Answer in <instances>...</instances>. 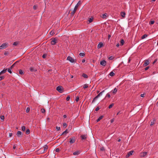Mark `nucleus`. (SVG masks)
I'll return each mask as SVG.
<instances>
[{
	"label": "nucleus",
	"instance_id": "55",
	"mask_svg": "<svg viewBox=\"0 0 158 158\" xmlns=\"http://www.w3.org/2000/svg\"><path fill=\"white\" fill-rule=\"evenodd\" d=\"M100 109V108L98 106L96 107V108L95 109V111H98Z\"/></svg>",
	"mask_w": 158,
	"mask_h": 158
},
{
	"label": "nucleus",
	"instance_id": "3",
	"mask_svg": "<svg viewBox=\"0 0 158 158\" xmlns=\"http://www.w3.org/2000/svg\"><path fill=\"white\" fill-rule=\"evenodd\" d=\"M51 44L52 45H54L57 43V38H52L51 39Z\"/></svg>",
	"mask_w": 158,
	"mask_h": 158
},
{
	"label": "nucleus",
	"instance_id": "47",
	"mask_svg": "<svg viewBox=\"0 0 158 158\" xmlns=\"http://www.w3.org/2000/svg\"><path fill=\"white\" fill-rule=\"evenodd\" d=\"M30 110V109L29 107H27V108L26 109V112L27 113H28L29 112Z\"/></svg>",
	"mask_w": 158,
	"mask_h": 158
},
{
	"label": "nucleus",
	"instance_id": "28",
	"mask_svg": "<svg viewBox=\"0 0 158 158\" xmlns=\"http://www.w3.org/2000/svg\"><path fill=\"white\" fill-rule=\"evenodd\" d=\"M109 75L113 77L115 75V73L113 72L112 71L110 73Z\"/></svg>",
	"mask_w": 158,
	"mask_h": 158
},
{
	"label": "nucleus",
	"instance_id": "27",
	"mask_svg": "<svg viewBox=\"0 0 158 158\" xmlns=\"http://www.w3.org/2000/svg\"><path fill=\"white\" fill-rule=\"evenodd\" d=\"M148 36V35L146 34H144L141 37V39H143Z\"/></svg>",
	"mask_w": 158,
	"mask_h": 158
},
{
	"label": "nucleus",
	"instance_id": "16",
	"mask_svg": "<svg viewBox=\"0 0 158 158\" xmlns=\"http://www.w3.org/2000/svg\"><path fill=\"white\" fill-rule=\"evenodd\" d=\"M69 133V131H68V129H66L65 131H64L62 133L61 135H64L65 134H66L67 133Z\"/></svg>",
	"mask_w": 158,
	"mask_h": 158
},
{
	"label": "nucleus",
	"instance_id": "40",
	"mask_svg": "<svg viewBox=\"0 0 158 158\" xmlns=\"http://www.w3.org/2000/svg\"><path fill=\"white\" fill-rule=\"evenodd\" d=\"M88 87V84H85L84 85V86H83V88L85 89V88H87Z\"/></svg>",
	"mask_w": 158,
	"mask_h": 158
},
{
	"label": "nucleus",
	"instance_id": "19",
	"mask_svg": "<svg viewBox=\"0 0 158 158\" xmlns=\"http://www.w3.org/2000/svg\"><path fill=\"white\" fill-rule=\"evenodd\" d=\"M82 77H83L84 78H88V75L85 73H83L82 75Z\"/></svg>",
	"mask_w": 158,
	"mask_h": 158
},
{
	"label": "nucleus",
	"instance_id": "59",
	"mask_svg": "<svg viewBox=\"0 0 158 158\" xmlns=\"http://www.w3.org/2000/svg\"><path fill=\"white\" fill-rule=\"evenodd\" d=\"M149 68V66H148L147 67H146V68H145V70H148Z\"/></svg>",
	"mask_w": 158,
	"mask_h": 158
},
{
	"label": "nucleus",
	"instance_id": "29",
	"mask_svg": "<svg viewBox=\"0 0 158 158\" xmlns=\"http://www.w3.org/2000/svg\"><path fill=\"white\" fill-rule=\"evenodd\" d=\"M93 18H91L89 19L88 21L89 23L92 22L93 21Z\"/></svg>",
	"mask_w": 158,
	"mask_h": 158
},
{
	"label": "nucleus",
	"instance_id": "20",
	"mask_svg": "<svg viewBox=\"0 0 158 158\" xmlns=\"http://www.w3.org/2000/svg\"><path fill=\"white\" fill-rule=\"evenodd\" d=\"M120 14H121V16L123 17H125L126 14L124 12H121L120 13Z\"/></svg>",
	"mask_w": 158,
	"mask_h": 158
},
{
	"label": "nucleus",
	"instance_id": "14",
	"mask_svg": "<svg viewBox=\"0 0 158 158\" xmlns=\"http://www.w3.org/2000/svg\"><path fill=\"white\" fill-rule=\"evenodd\" d=\"M30 70L31 72H35L37 70L35 68L31 67L30 68Z\"/></svg>",
	"mask_w": 158,
	"mask_h": 158
},
{
	"label": "nucleus",
	"instance_id": "45",
	"mask_svg": "<svg viewBox=\"0 0 158 158\" xmlns=\"http://www.w3.org/2000/svg\"><path fill=\"white\" fill-rule=\"evenodd\" d=\"M11 69H10V68H8V69H7L8 72L9 73H10V74L12 73V72L11 71Z\"/></svg>",
	"mask_w": 158,
	"mask_h": 158
},
{
	"label": "nucleus",
	"instance_id": "58",
	"mask_svg": "<svg viewBox=\"0 0 158 158\" xmlns=\"http://www.w3.org/2000/svg\"><path fill=\"white\" fill-rule=\"evenodd\" d=\"M157 59H155L154 61L153 62V64H154L157 61Z\"/></svg>",
	"mask_w": 158,
	"mask_h": 158
},
{
	"label": "nucleus",
	"instance_id": "64",
	"mask_svg": "<svg viewBox=\"0 0 158 158\" xmlns=\"http://www.w3.org/2000/svg\"><path fill=\"white\" fill-rule=\"evenodd\" d=\"M69 128L70 129V130H71L72 129V126H69Z\"/></svg>",
	"mask_w": 158,
	"mask_h": 158
},
{
	"label": "nucleus",
	"instance_id": "2",
	"mask_svg": "<svg viewBox=\"0 0 158 158\" xmlns=\"http://www.w3.org/2000/svg\"><path fill=\"white\" fill-rule=\"evenodd\" d=\"M56 90L60 93H62L64 90L63 87L61 86H59L56 87Z\"/></svg>",
	"mask_w": 158,
	"mask_h": 158
},
{
	"label": "nucleus",
	"instance_id": "22",
	"mask_svg": "<svg viewBox=\"0 0 158 158\" xmlns=\"http://www.w3.org/2000/svg\"><path fill=\"white\" fill-rule=\"evenodd\" d=\"M19 42L18 41H15L13 43V45L16 46H17L18 44H19Z\"/></svg>",
	"mask_w": 158,
	"mask_h": 158
},
{
	"label": "nucleus",
	"instance_id": "6",
	"mask_svg": "<svg viewBox=\"0 0 158 158\" xmlns=\"http://www.w3.org/2000/svg\"><path fill=\"white\" fill-rule=\"evenodd\" d=\"M69 143L71 144L74 143L76 141V138L75 136L73 137L72 138L69 139Z\"/></svg>",
	"mask_w": 158,
	"mask_h": 158
},
{
	"label": "nucleus",
	"instance_id": "1",
	"mask_svg": "<svg viewBox=\"0 0 158 158\" xmlns=\"http://www.w3.org/2000/svg\"><path fill=\"white\" fill-rule=\"evenodd\" d=\"M81 4V1H79L77 3L75 6L73 11L71 13V15H73L76 12L78 6Z\"/></svg>",
	"mask_w": 158,
	"mask_h": 158
},
{
	"label": "nucleus",
	"instance_id": "53",
	"mask_svg": "<svg viewBox=\"0 0 158 158\" xmlns=\"http://www.w3.org/2000/svg\"><path fill=\"white\" fill-rule=\"evenodd\" d=\"M70 98V97L69 96H67V97L66 98V100L67 101H69Z\"/></svg>",
	"mask_w": 158,
	"mask_h": 158
},
{
	"label": "nucleus",
	"instance_id": "10",
	"mask_svg": "<svg viewBox=\"0 0 158 158\" xmlns=\"http://www.w3.org/2000/svg\"><path fill=\"white\" fill-rule=\"evenodd\" d=\"M87 135H81L80 136V137L82 140H85L87 138Z\"/></svg>",
	"mask_w": 158,
	"mask_h": 158
},
{
	"label": "nucleus",
	"instance_id": "31",
	"mask_svg": "<svg viewBox=\"0 0 158 158\" xmlns=\"http://www.w3.org/2000/svg\"><path fill=\"white\" fill-rule=\"evenodd\" d=\"M63 126L64 128H65L67 126V124L65 123H63Z\"/></svg>",
	"mask_w": 158,
	"mask_h": 158
},
{
	"label": "nucleus",
	"instance_id": "11",
	"mask_svg": "<svg viewBox=\"0 0 158 158\" xmlns=\"http://www.w3.org/2000/svg\"><path fill=\"white\" fill-rule=\"evenodd\" d=\"M16 135H17L19 137H21L22 136V132L20 131H18Z\"/></svg>",
	"mask_w": 158,
	"mask_h": 158
},
{
	"label": "nucleus",
	"instance_id": "42",
	"mask_svg": "<svg viewBox=\"0 0 158 158\" xmlns=\"http://www.w3.org/2000/svg\"><path fill=\"white\" fill-rule=\"evenodd\" d=\"M155 120L154 119V120H153V122H151V124H150V126H152L153 125L155 124Z\"/></svg>",
	"mask_w": 158,
	"mask_h": 158
},
{
	"label": "nucleus",
	"instance_id": "36",
	"mask_svg": "<svg viewBox=\"0 0 158 158\" xmlns=\"http://www.w3.org/2000/svg\"><path fill=\"white\" fill-rule=\"evenodd\" d=\"M41 112L43 113H45V110L44 109H41Z\"/></svg>",
	"mask_w": 158,
	"mask_h": 158
},
{
	"label": "nucleus",
	"instance_id": "17",
	"mask_svg": "<svg viewBox=\"0 0 158 158\" xmlns=\"http://www.w3.org/2000/svg\"><path fill=\"white\" fill-rule=\"evenodd\" d=\"M105 91V90H103L102 92H101L99 94L96 96V97L98 98Z\"/></svg>",
	"mask_w": 158,
	"mask_h": 158
},
{
	"label": "nucleus",
	"instance_id": "51",
	"mask_svg": "<svg viewBox=\"0 0 158 158\" xmlns=\"http://www.w3.org/2000/svg\"><path fill=\"white\" fill-rule=\"evenodd\" d=\"M46 56H47V54H44L42 56V57L44 59V58H46Z\"/></svg>",
	"mask_w": 158,
	"mask_h": 158
},
{
	"label": "nucleus",
	"instance_id": "30",
	"mask_svg": "<svg viewBox=\"0 0 158 158\" xmlns=\"http://www.w3.org/2000/svg\"><path fill=\"white\" fill-rule=\"evenodd\" d=\"M7 70V69H4L1 72H2V74L6 72Z\"/></svg>",
	"mask_w": 158,
	"mask_h": 158
},
{
	"label": "nucleus",
	"instance_id": "37",
	"mask_svg": "<svg viewBox=\"0 0 158 158\" xmlns=\"http://www.w3.org/2000/svg\"><path fill=\"white\" fill-rule=\"evenodd\" d=\"M85 53H80L79 54L80 56H85Z\"/></svg>",
	"mask_w": 158,
	"mask_h": 158
},
{
	"label": "nucleus",
	"instance_id": "33",
	"mask_svg": "<svg viewBox=\"0 0 158 158\" xmlns=\"http://www.w3.org/2000/svg\"><path fill=\"white\" fill-rule=\"evenodd\" d=\"M114 105V103H112L110 105L109 107H108V108L109 109H110Z\"/></svg>",
	"mask_w": 158,
	"mask_h": 158
},
{
	"label": "nucleus",
	"instance_id": "18",
	"mask_svg": "<svg viewBox=\"0 0 158 158\" xmlns=\"http://www.w3.org/2000/svg\"><path fill=\"white\" fill-rule=\"evenodd\" d=\"M104 117V116L103 115H102L100 116L98 118L97 120V122H98L99 121H100V120L102 119L103 117Z\"/></svg>",
	"mask_w": 158,
	"mask_h": 158
},
{
	"label": "nucleus",
	"instance_id": "41",
	"mask_svg": "<svg viewBox=\"0 0 158 158\" xmlns=\"http://www.w3.org/2000/svg\"><path fill=\"white\" fill-rule=\"evenodd\" d=\"M155 23V22L154 20L150 21L149 22V24L150 25L153 24Z\"/></svg>",
	"mask_w": 158,
	"mask_h": 158
},
{
	"label": "nucleus",
	"instance_id": "50",
	"mask_svg": "<svg viewBox=\"0 0 158 158\" xmlns=\"http://www.w3.org/2000/svg\"><path fill=\"white\" fill-rule=\"evenodd\" d=\"M79 96L77 97L76 98V101L77 102L79 101Z\"/></svg>",
	"mask_w": 158,
	"mask_h": 158
},
{
	"label": "nucleus",
	"instance_id": "46",
	"mask_svg": "<svg viewBox=\"0 0 158 158\" xmlns=\"http://www.w3.org/2000/svg\"><path fill=\"white\" fill-rule=\"evenodd\" d=\"M108 58L110 60H112L114 58V57L111 56H110Z\"/></svg>",
	"mask_w": 158,
	"mask_h": 158
},
{
	"label": "nucleus",
	"instance_id": "4",
	"mask_svg": "<svg viewBox=\"0 0 158 158\" xmlns=\"http://www.w3.org/2000/svg\"><path fill=\"white\" fill-rule=\"evenodd\" d=\"M8 43H5L2 44L0 46V49H4L8 47Z\"/></svg>",
	"mask_w": 158,
	"mask_h": 158
},
{
	"label": "nucleus",
	"instance_id": "38",
	"mask_svg": "<svg viewBox=\"0 0 158 158\" xmlns=\"http://www.w3.org/2000/svg\"><path fill=\"white\" fill-rule=\"evenodd\" d=\"M26 129V127L24 126H23L22 127V130L23 131H25Z\"/></svg>",
	"mask_w": 158,
	"mask_h": 158
},
{
	"label": "nucleus",
	"instance_id": "35",
	"mask_svg": "<svg viewBox=\"0 0 158 158\" xmlns=\"http://www.w3.org/2000/svg\"><path fill=\"white\" fill-rule=\"evenodd\" d=\"M107 14L106 13H105V14H103L102 16V17L103 19L105 18L107 16Z\"/></svg>",
	"mask_w": 158,
	"mask_h": 158
},
{
	"label": "nucleus",
	"instance_id": "39",
	"mask_svg": "<svg viewBox=\"0 0 158 158\" xmlns=\"http://www.w3.org/2000/svg\"><path fill=\"white\" fill-rule=\"evenodd\" d=\"M15 64H16V62L14 64H13L10 67V69H12V68H13L15 66Z\"/></svg>",
	"mask_w": 158,
	"mask_h": 158
},
{
	"label": "nucleus",
	"instance_id": "63",
	"mask_svg": "<svg viewBox=\"0 0 158 158\" xmlns=\"http://www.w3.org/2000/svg\"><path fill=\"white\" fill-rule=\"evenodd\" d=\"M63 117L64 118H66L67 117V116L66 115L64 114L63 115Z\"/></svg>",
	"mask_w": 158,
	"mask_h": 158
},
{
	"label": "nucleus",
	"instance_id": "32",
	"mask_svg": "<svg viewBox=\"0 0 158 158\" xmlns=\"http://www.w3.org/2000/svg\"><path fill=\"white\" fill-rule=\"evenodd\" d=\"M117 89H116V88H115L114 89L113 91V94H115L117 92Z\"/></svg>",
	"mask_w": 158,
	"mask_h": 158
},
{
	"label": "nucleus",
	"instance_id": "54",
	"mask_svg": "<svg viewBox=\"0 0 158 158\" xmlns=\"http://www.w3.org/2000/svg\"><path fill=\"white\" fill-rule=\"evenodd\" d=\"M33 8L34 10H35L37 9V6L36 5H34Z\"/></svg>",
	"mask_w": 158,
	"mask_h": 158
},
{
	"label": "nucleus",
	"instance_id": "61",
	"mask_svg": "<svg viewBox=\"0 0 158 158\" xmlns=\"http://www.w3.org/2000/svg\"><path fill=\"white\" fill-rule=\"evenodd\" d=\"M114 121V118H112V119H111V120H110V123H113Z\"/></svg>",
	"mask_w": 158,
	"mask_h": 158
},
{
	"label": "nucleus",
	"instance_id": "23",
	"mask_svg": "<svg viewBox=\"0 0 158 158\" xmlns=\"http://www.w3.org/2000/svg\"><path fill=\"white\" fill-rule=\"evenodd\" d=\"M30 131L29 129H27L26 131V134L27 135H28L30 133Z\"/></svg>",
	"mask_w": 158,
	"mask_h": 158
},
{
	"label": "nucleus",
	"instance_id": "56",
	"mask_svg": "<svg viewBox=\"0 0 158 158\" xmlns=\"http://www.w3.org/2000/svg\"><path fill=\"white\" fill-rule=\"evenodd\" d=\"M8 54V52H5L4 53V54L5 55H7Z\"/></svg>",
	"mask_w": 158,
	"mask_h": 158
},
{
	"label": "nucleus",
	"instance_id": "5",
	"mask_svg": "<svg viewBox=\"0 0 158 158\" xmlns=\"http://www.w3.org/2000/svg\"><path fill=\"white\" fill-rule=\"evenodd\" d=\"M67 60L69 61L70 62L72 63L76 62V60H75L70 56H69L67 57Z\"/></svg>",
	"mask_w": 158,
	"mask_h": 158
},
{
	"label": "nucleus",
	"instance_id": "25",
	"mask_svg": "<svg viewBox=\"0 0 158 158\" xmlns=\"http://www.w3.org/2000/svg\"><path fill=\"white\" fill-rule=\"evenodd\" d=\"M19 73L21 75H23L24 74V72L21 69H20L19 71Z\"/></svg>",
	"mask_w": 158,
	"mask_h": 158
},
{
	"label": "nucleus",
	"instance_id": "60",
	"mask_svg": "<svg viewBox=\"0 0 158 158\" xmlns=\"http://www.w3.org/2000/svg\"><path fill=\"white\" fill-rule=\"evenodd\" d=\"M111 35H108V40H109V39H110V38L111 37Z\"/></svg>",
	"mask_w": 158,
	"mask_h": 158
},
{
	"label": "nucleus",
	"instance_id": "13",
	"mask_svg": "<svg viewBox=\"0 0 158 158\" xmlns=\"http://www.w3.org/2000/svg\"><path fill=\"white\" fill-rule=\"evenodd\" d=\"M103 43L101 42L99 43L98 45L97 48L98 49L100 48H101L103 46Z\"/></svg>",
	"mask_w": 158,
	"mask_h": 158
},
{
	"label": "nucleus",
	"instance_id": "34",
	"mask_svg": "<svg viewBox=\"0 0 158 158\" xmlns=\"http://www.w3.org/2000/svg\"><path fill=\"white\" fill-rule=\"evenodd\" d=\"M0 118L2 121H4V117L3 115H1L0 117Z\"/></svg>",
	"mask_w": 158,
	"mask_h": 158
},
{
	"label": "nucleus",
	"instance_id": "21",
	"mask_svg": "<svg viewBox=\"0 0 158 158\" xmlns=\"http://www.w3.org/2000/svg\"><path fill=\"white\" fill-rule=\"evenodd\" d=\"M44 152L45 151H46L48 149V146L47 145H45V146H44Z\"/></svg>",
	"mask_w": 158,
	"mask_h": 158
},
{
	"label": "nucleus",
	"instance_id": "26",
	"mask_svg": "<svg viewBox=\"0 0 158 158\" xmlns=\"http://www.w3.org/2000/svg\"><path fill=\"white\" fill-rule=\"evenodd\" d=\"M120 43H121V44H120L121 45V46L123 45L124 44V40L123 39H122L121 40Z\"/></svg>",
	"mask_w": 158,
	"mask_h": 158
},
{
	"label": "nucleus",
	"instance_id": "8",
	"mask_svg": "<svg viewBox=\"0 0 158 158\" xmlns=\"http://www.w3.org/2000/svg\"><path fill=\"white\" fill-rule=\"evenodd\" d=\"M100 64L101 65L105 66L106 65V62L105 60H103L100 61Z\"/></svg>",
	"mask_w": 158,
	"mask_h": 158
},
{
	"label": "nucleus",
	"instance_id": "44",
	"mask_svg": "<svg viewBox=\"0 0 158 158\" xmlns=\"http://www.w3.org/2000/svg\"><path fill=\"white\" fill-rule=\"evenodd\" d=\"M97 98H98L96 97V96L93 99L92 101V103H93L96 100V99H97Z\"/></svg>",
	"mask_w": 158,
	"mask_h": 158
},
{
	"label": "nucleus",
	"instance_id": "43",
	"mask_svg": "<svg viewBox=\"0 0 158 158\" xmlns=\"http://www.w3.org/2000/svg\"><path fill=\"white\" fill-rule=\"evenodd\" d=\"M107 97H108V98H110V94L109 93H108L106 94V96L105 98H106Z\"/></svg>",
	"mask_w": 158,
	"mask_h": 158
},
{
	"label": "nucleus",
	"instance_id": "15",
	"mask_svg": "<svg viewBox=\"0 0 158 158\" xmlns=\"http://www.w3.org/2000/svg\"><path fill=\"white\" fill-rule=\"evenodd\" d=\"M147 153L146 152H144L140 154V156L141 157H144L146 155Z\"/></svg>",
	"mask_w": 158,
	"mask_h": 158
},
{
	"label": "nucleus",
	"instance_id": "12",
	"mask_svg": "<svg viewBox=\"0 0 158 158\" xmlns=\"http://www.w3.org/2000/svg\"><path fill=\"white\" fill-rule=\"evenodd\" d=\"M80 153V151L79 150L73 153V155L74 156L78 155Z\"/></svg>",
	"mask_w": 158,
	"mask_h": 158
},
{
	"label": "nucleus",
	"instance_id": "49",
	"mask_svg": "<svg viewBox=\"0 0 158 158\" xmlns=\"http://www.w3.org/2000/svg\"><path fill=\"white\" fill-rule=\"evenodd\" d=\"M5 78V77L3 76L0 77V81L4 79Z\"/></svg>",
	"mask_w": 158,
	"mask_h": 158
},
{
	"label": "nucleus",
	"instance_id": "7",
	"mask_svg": "<svg viewBox=\"0 0 158 158\" xmlns=\"http://www.w3.org/2000/svg\"><path fill=\"white\" fill-rule=\"evenodd\" d=\"M134 152V151H131L129 152L127 155L126 156V157L127 158L130 155H131Z\"/></svg>",
	"mask_w": 158,
	"mask_h": 158
},
{
	"label": "nucleus",
	"instance_id": "62",
	"mask_svg": "<svg viewBox=\"0 0 158 158\" xmlns=\"http://www.w3.org/2000/svg\"><path fill=\"white\" fill-rule=\"evenodd\" d=\"M12 133H10L9 134V136L10 137H11L12 136Z\"/></svg>",
	"mask_w": 158,
	"mask_h": 158
},
{
	"label": "nucleus",
	"instance_id": "57",
	"mask_svg": "<svg viewBox=\"0 0 158 158\" xmlns=\"http://www.w3.org/2000/svg\"><path fill=\"white\" fill-rule=\"evenodd\" d=\"M60 151V149H59V148H56V150H55V151L56 152H58L59 151Z\"/></svg>",
	"mask_w": 158,
	"mask_h": 158
},
{
	"label": "nucleus",
	"instance_id": "9",
	"mask_svg": "<svg viewBox=\"0 0 158 158\" xmlns=\"http://www.w3.org/2000/svg\"><path fill=\"white\" fill-rule=\"evenodd\" d=\"M149 64V62L148 60H145L144 61V63L143 64V66L144 67H145L148 65Z\"/></svg>",
	"mask_w": 158,
	"mask_h": 158
},
{
	"label": "nucleus",
	"instance_id": "48",
	"mask_svg": "<svg viewBox=\"0 0 158 158\" xmlns=\"http://www.w3.org/2000/svg\"><path fill=\"white\" fill-rule=\"evenodd\" d=\"M100 150L101 151H105V149L103 147H102L100 148Z\"/></svg>",
	"mask_w": 158,
	"mask_h": 158
},
{
	"label": "nucleus",
	"instance_id": "52",
	"mask_svg": "<svg viewBox=\"0 0 158 158\" xmlns=\"http://www.w3.org/2000/svg\"><path fill=\"white\" fill-rule=\"evenodd\" d=\"M56 129L57 131L60 130V127H56Z\"/></svg>",
	"mask_w": 158,
	"mask_h": 158
},
{
	"label": "nucleus",
	"instance_id": "24",
	"mask_svg": "<svg viewBox=\"0 0 158 158\" xmlns=\"http://www.w3.org/2000/svg\"><path fill=\"white\" fill-rule=\"evenodd\" d=\"M55 33V30L54 29L52 30L50 32V34L52 35L54 34Z\"/></svg>",
	"mask_w": 158,
	"mask_h": 158
}]
</instances>
